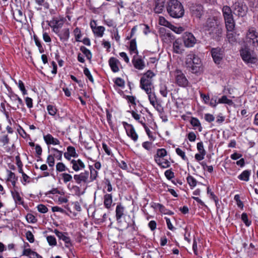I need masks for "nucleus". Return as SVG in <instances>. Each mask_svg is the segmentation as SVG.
I'll use <instances>...</instances> for the list:
<instances>
[{"mask_svg": "<svg viewBox=\"0 0 258 258\" xmlns=\"http://www.w3.org/2000/svg\"><path fill=\"white\" fill-rule=\"evenodd\" d=\"M90 173H89L90 182L93 181L96 179L98 176V172L92 166H89Z\"/></svg>", "mask_w": 258, "mask_h": 258, "instance_id": "7c9ffc66", "label": "nucleus"}, {"mask_svg": "<svg viewBox=\"0 0 258 258\" xmlns=\"http://www.w3.org/2000/svg\"><path fill=\"white\" fill-rule=\"evenodd\" d=\"M48 22V25L53 29L54 32H56L59 28L61 27L63 23L62 22L60 23V21L55 17H53L52 20L50 21H47Z\"/></svg>", "mask_w": 258, "mask_h": 258, "instance_id": "aec40b11", "label": "nucleus"}, {"mask_svg": "<svg viewBox=\"0 0 258 258\" xmlns=\"http://www.w3.org/2000/svg\"><path fill=\"white\" fill-rule=\"evenodd\" d=\"M156 163L162 168H166L170 166V162L167 159H160V162H156Z\"/></svg>", "mask_w": 258, "mask_h": 258, "instance_id": "72a5a7b5", "label": "nucleus"}, {"mask_svg": "<svg viewBox=\"0 0 258 258\" xmlns=\"http://www.w3.org/2000/svg\"><path fill=\"white\" fill-rule=\"evenodd\" d=\"M132 62L134 67L138 70H141L145 67V62L141 58L135 59L134 57L132 60Z\"/></svg>", "mask_w": 258, "mask_h": 258, "instance_id": "5701e85b", "label": "nucleus"}, {"mask_svg": "<svg viewBox=\"0 0 258 258\" xmlns=\"http://www.w3.org/2000/svg\"><path fill=\"white\" fill-rule=\"evenodd\" d=\"M108 63L113 72L116 73L119 71L118 66L120 62L117 58L114 57H110L108 60Z\"/></svg>", "mask_w": 258, "mask_h": 258, "instance_id": "4468645a", "label": "nucleus"}, {"mask_svg": "<svg viewBox=\"0 0 258 258\" xmlns=\"http://www.w3.org/2000/svg\"><path fill=\"white\" fill-rule=\"evenodd\" d=\"M185 64L188 71L193 74L198 73L202 65L200 58L192 52L186 55Z\"/></svg>", "mask_w": 258, "mask_h": 258, "instance_id": "f03ea898", "label": "nucleus"}, {"mask_svg": "<svg viewBox=\"0 0 258 258\" xmlns=\"http://www.w3.org/2000/svg\"><path fill=\"white\" fill-rule=\"evenodd\" d=\"M227 38L230 43H233L236 41V34L233 31H227Z\"/></svg>", "mask_w": 258, "mask_h": 258, "instance_id": "2f4dec72", "label": "nucleus"}, {"mask_svg": "<svg viewBox=\"0 0 258 258\" xmlns=\"http://www.w3.org/2000/svg\"><path fill=\"white\" fill-rule=\"evenodd\" d=\"M205 30L216 41H220L222 36V26L215 17L208 18L203 25Z\"/></svg>", "mask_w": 258, "mask_h": 258, "instance_id": "f257e3e1", "label": "nucleus"}, {"mask_svg": "<svg viewBox=\"0 0 258 258\" xmlns=\"http://www.w3.org/2000/svg\"><path fill=\"white\" fill-rule=\"evenodd\" d=\"M38 211L41 213H46L48 211V208L42 204L38 205L37 206Z\"/></svg>", "mask_w": 258, "mask_h": 258, "instance_id": "4d7b16f0", "label": "nucleus"}, {"mask_svg": "<svg viewBox=\"0 0 258 258\" xmlns=\"http://www.w3.org/2000/svg\"><path fill=\"white\" fill-rule=\"evenodd\" d=\"M47 163L49 166L52 167L54 165V156L52 155H49L47 158Z\"/></svg>", "mask_w": 258, "mask_h": 258, "instance_id": "13d9d810", "label": "nucleus"}, {"mask_svg": "<svg viewBox=\"0 0 258 258\" xmlns=\"http://www.w3.org/2000/svg\"><path fill=\"white\" fill-rule=\"evenodd\" d=\"M146 93L148 94V98L150 101V102H151L152 101H156L157 100L156 96L154 93H152V89L150 90V92H146Z\"/></svg>", "mask_w": 258, "mask_h": 258, "instance_id": "680f3d73", "label": "nucleus"}, {"mask_svg": "<svg viewBox=\"0 0 258 258\" xmlns=\"http://www.w3.org/2000/svg\"><path fill=\"white\" fill-rule=\"evenodd\" d=\"M122 124L125 129L127 135L134 142H136L138 139V135L136 133L134 126L126 122H123Z\"/></svg>", "mask_w": 258, "mask_h": 258, "instance_id": "f8f14e48", "label": "nucleus"}, {"mask_svg": "<svg viewBox=\"0 0 258 258\" xmlns=\"http://www.w3.org/2000/svg\"><path fill=\"white\" fill-rule=\"evenodd\" d=\"M67 153L73 157H77L78 156V154L76 152L75 148L73 146H69L67 147Z\"/></svg>", "mask_w": 258, "mask_h": 258, "instance_id": "4c0bfd02", "label": "nucleus"}, {"mask_svg": "<svg viewBox=\"0 0 258 258\" xmlns=\"http://www.w3.org/2000/svg\"><path fill=\"white\" fill-rule=\"evenodd\" d=\"M71 163L72 164L73 169L75 171H78L85 167L84 163L81 159H78L77 160L73 159L71 161Z\"/></svg>", "mask_w": 258, "mask_h": 258, "instance_id": "6ab92c4d", "label": "nucleus"}, {"mask_svg": "<svg viewBox=\"0 0 258 258\" xmlns=\"http://www.w3.org/2000/svg\"><path fill=\"white\" fill-rule=\"evenodd\" d=\"M44 140L47 145H59L60 144L59 141L56 138H54L52 136L49 134L44 136Z\"/></svg>", "mask_w": 258, "mask_h": 258, "instance_id": "4be33fe9", "label": "nucleus"}, {"mask_svg": "<svg viewBox=\"0 0 258 258\" xmlns=\"http://www.w3.org/2000/svg\"><path fill=\"white\" fill-rule=\"evenodd\" d=\"M191 12L192 16L200 18L203 13V8L201 5H198L191 7Z\"/></svg>", "mask_w": 258, "mask_h": 258, "instance_id": "f3484780", "label": "nucleus"}, {"mask_svg": "<svg viewBox=\"0 0 258 258\" xmlns=\"http://www.w3.org/2000/svg\"><path fill=\"white\" fill-rule=\"evenodd\" d=\"M211 53L214 62L217 64H220L224 56V50L219 47L212 48Z\"/></svg>", "mask_w": 258, "mask_h": 258, "instance_id": "39448f33", "label": "nucleus"}, {"mask_svg": "<svg viewBox=\"0 0 258 258\" xmlns=\"http://www.w3.org/2000/svg\"><path fill=\"white\" fill-rule=\"evenodd\" d=\"M181 39L186 47H193L197 42L195 37L191 33L189 32L184 33Z\"/></svg>", "mask_w": 258, "mask_h": 258, "instance_id": "1a4fd4ad", "label": "nucleus"}, {"mask_svg": "<svg viewBox=\"0 0 258 258\" xmlns=\"http://www.w3.org/2000/svg\"><path fill=\"white\" fill-rule=\"evenodd\" d=\"M190 123L195 128L197 127L199 132H201L202 131L201 124L197 118L191 117Z\"/></svg>", "mask_w": 258, "mask_h": 258, "instance_id": "c756f323", "label": "nucleus"}, {"mask_svg": "<svg viewBox=\"0 0 258 258\" xmlns=\"http://www.w3.org/2000/svg\"><path fill=\"white\" fill-rule=\"evenodd\" d=\"M241 220L246 226H249L251 224V221L248 220L247 215L245 213L242 214Z\"/></svg>", "mask_w": 258, "mask_h": 258, "instance_id": "a18cd8bd", "label": "nucleus"}, {"mask_svg": "<svg viewBox=\"0 0 258 258\" xmlns=\"http://www.w3.org/2000/svg\"><path fill=\"white\" fill-rule=\"evenodd\" d=\"M233 13L239 17H243L246 15L247 7L240 2H236L233 6Z\"/></svg>", "mask_w": 258, "mask_h": 258, "instance_id": "9d476101", "label": "nucleus"}, {"mask_svg": "<svg viewBox=\"0 0 258 258\" xmlns=\"http://www.w3.org/2000/svg\"><path fill=\"white\" fill-rule=\"evenodd\" d=\"M93 23L96 25V22L93 21ZM91 27L95 34L97 35L98 37H102L104 34L105 28L103 26H93V22L90 23Z\"/></svg>", "mask_w": 258, "mask_h": 258, "instance_id": "412c9836", "label": "nucleus"}, {"mask_svg": "<svg viewBox=\"0 0 258 258\" xmlns=\"http://www.w3.org/2000/svg\"><path fill=\"white\" fill-rule=\"evenodd\" d=\"M18 87L24 95L27 94L24 84L21 80H19L18 82Z\"/></svg>", "mask_w": 258, "mask_h": 258, "instance_id": "6e6d98bb", "label": "nucleus"}, {"mask_svg": "<svg viewBox=\"0 0 258 258\" xmlns=\"http://www.w3.org/2000/svg\"><path fill=\"white\" fill-rule=\"evenodd\" d=\"M173 52L177 54L182 53L183 49L182 46V40L181 39L178 38L175 40L173 43Z\"/></svg>", "mask_w": 258, "mask_h": 258, "instance_id": "2eb2a0df", "label": "nucleus"}, {"mask_svg": "<svg viewBox=\"0 0 258 258\" xmlns=\"http://www.w3.org/2000/svg\"><path fill=\"white\" fill-rule=\"evenodd\" d=\"M250 174V170H245L238 175V178L242 181H248L249 179Z\"/></svg>", "mask_w": 258, "mask_h": 258, "instance_id": "c85d7f7f", "label": "nucleus"}, {"mask_svg": "<svg viewBox=\"0 0 258 258\" xmlns=\"http://www.w3.org/2000/svg\"><path fill=\"white\" fill-rule=\"evenodd\" d=\"M165 5V0H156L154 11L156 13L160 14L162 12Z\"/></svg>", "mask_w": 258, "mask_h": 258, "instance_id": "a878e982", "label": "nucleus"}, {"mask_svg": "<svg viewBox=\"0 0 258 258\" xmlns=\"http://www.w3.org/2000/svg\"><path fill=\"white\" fill-rule=\"evenodd\" d=\"M225 27L227 31H234L235 28V22L233 17L224 19Z\"/></svg>", "mask_w": 258, "mask_h": 258, "instance_id": "393cba45", "label": "nucleus"}, {"mask_svg": "<svg viewBox=\"0 0 258 258\" xmlns=\"http://www.w3.org/2000/svg\"><path fill=\"white\" fill-rule=\"evenodd\" d=\"M167 155V151L164 148L158 149L157 150L156 154L154 155V159L155 162H160V159Z\"/></svg>", "mask_w": 258, "mask_h": 258, "instance_id": "b1692460", "label": "nucleus"}, {"mask_svg": "<svg viewBox=\"0 0 258 258\" xmlns=\"http://www.w3.org/2000/svg\"><path fill=\"white\" fill-rule=\"evenodd\" d=\"M16 17H15V20L19 22H22L23 18L22 11L20 9H16Z\"/></svg>", "mask_w": 258, "mask_h": 258, "instance_id": "c03bdc74", "label": "nucleus"}, {"mask_svg": "<svg viewBox=\"0 0 258 258\" xmlns=\"http://www.w3.org/2000/svg\"><path fill=\"white\" fill-rule=\"evenodd\" d=\"M176 153L178 155L180 156L183 160L186 161L188 160L185 156V152L182 151L180 148H177L176 149Z\"/></svg>", "mask_w": 258, "mask_h": 258, "instance_id": "3c124183", "label": "nucleus"}, {"mask_svg": "<svg viewBox=\"0 0 258 258\" xmlns=\"http://www.w3.org/2000/svg\"><path fill=\"white\" fill-rule=\"evenodd\" d=\"M218 103L231 105L232 104V101L231 99H228L226 96L223 95L221 98L219 99Z\"/></svg>", "mask_w": 258, "mask_h": 258, "instance_id": "58836bf2", "label": "nucleus"}, {"mask_svg": "<svg viewBox=\"0 0 258 258\" xmlns=\"http://www.w3.org/2000/svg\"><path fill=\"white\" fill-rule=\"evenodd\" d=\"M46 239L49 245L50 246H55L57 244L56 238L53 236H47Z\"/></svg>", "mask_w": 258, "mask_h": 258, "instance_id": "37998d69", "label": "nucleus"}, {"mask_svg": "<svg viewBox=\"0 0 258 258\" xmlns=\"http://www.w3.org/2000/svg\"><path fill=\"white\" fill-rule=\"evenodd\" d=\"M167 10L169 15L174 18H181L184 13L183 6L177 0H170L168 2Z\"/></svg>", "mask_w": 258, "mask_h": 258, "instance_id": "7ed1b4c3", "label": "nucleus"}, {"mask_svg": "<svg viewBox=\"0 0 258 258\" xmlns=\"http://www.w3.org/2000/svg\"><path fill=\"white\" fill-rule=\"evenodd\" d=\"M124 207L121 205V203H119L117 205L115 209V217L116 220L118 223L121 222V218L124 215Z\"/></svg>", "mask_w": 258, "mask_h": 258, "instance_id": "dca6fc26", "label": "nucleus"}, {"mask_svg": "<svg viewBox=\"0 0 258 258\" xmlns=\"http://www.w3.org/2000/svg\"><path fill=\"white\" fill-rule=\"evenodd\" d=\"M26 218L28 222L34 223L36 222V219L35 217L32 214H28L26 216Z\"/></svg>", "mask_w": 258, "mask_h": 258, "instance_id": "774afa93", "label": "nucleus"}, {"mask_svg": "<svg viewBox=\"0 0 258 258\" xmlns=\"http://www.w3.org/2000/svg\"><path fill=\"white\" fill-rule=\"evenodd\" d=\"M65 165L62 162H59L56 165V170L58 172H62L66 170Z\"/></svg>", "mask_w": 258, "mask_h": 258, "instance_id": "8fccbe9b", "label": "nucleus"}, {"mask_svg": "<svg viewBox=\"0 0 258 258\" xmlns=\"http://www.w3.org/2000/svg\"><path fill=\"white\" fill-rule=\"evenodd\" d=\"M175 76L176 83L180 87H185L188 85V81L185 75L180 70H176Z\"/></svg>", "mask_w": 258, "mask_h": 258, "instance_id": "9b49d317", "label": "nucleus"}, {"mask_svg": "<svg viewBox=\"0 0 258 258\" xmlns=\"http://www.w3.org/2000/svg\"><path fill=\"white\" fill-rule=\"evenodd\" d=\"M164 174L166 177L169 180L171 179L174 177V172L170 169L166 170Z\"/></svg>", "mask_w": 258, "mask_h": 258, "instance_id": "bf43d9fd", "label": "nucleus"}, {"mask_svg": "<svg viewBox=\"0 0 258 258\" xmlns=\"http://www.w3.org/2000/svg\"><path fill=\"white\" fill-rule=\"evenodd\" d=\"M160 93L164 97H167V87L163 84H161L160 86Z\"/></svg>", "mask_w": 258, "mask_h": 258, "instance_id": "09e8293b", "label": "nucleus"}, {"mask_svg": "<svg viewBox=\"0 0 258 258\" xmlns=\"http://www.w3.org/2000/svg\"><path fill=\"white\" fill-rule=\"evenodd\" d=\"M51 150L54 152L55 153L52 155L54 156V158H56L58 160H61L62 152L59 151L58 149L52 148Z\"/></svg>", "mask_w": 258, "mask_h": 258, "instance_id": "e433bc0d", "label": "nucleus"}, {"mask_svg": "<svg viewBox=\"0 0 258 258\" xmlns=\"http://www.w3.org/2000/svg\"><path fill=\"white\" fill-rule=\"evenodd\" d=\"M80 50L85 55L87 58L90 60L92 57V53L91 51L84 46L80 47Z\"/></svg>", "mask_w": 258, "mask_h": 258, "instance_id": "c9c22d12", "label": "nucleus"}, {"mask_svg": "<svg viewBox=\"0 0 258 258\" xmlns=\"http://www.w3.org/2000/svg\"><path fill=\"white\" fill-rule=\"evenodd\" d=\"M159 24L166 27H168L170 24L163 17H160L159 20Z\"/></svg>", "mask_w": 258, "mask_h": 258, "instance_id": "5fc2aeb1", "label": "nucleus"}, {"mask_svg": "<svg viewBox=\"0 0 258 258\" xmlns=\"http://www.w3.org/2000/svg\"><path fill=\"white\" fill-rule=\"evenodd\" d=\"M130 50L131 51L135 52L137 54H138V51L137 48L136 40L135 38L133 39L130 41Z\"/></svg>", "mask_w": 258, "mask_h": 258, "instance_id": "f704fd0d", "label": "nucleus"}, {"mask_svg": "<svg viewBox=\"0 0 258 258\" xmlns=\"http://www.w3.org/2000/svg\"><path fill=\"white\" fill-rule=\"evenodd\" d=\"M75 37H76V40L77 41H79V39L81 37V31L78 28H76L75 29L74 31Z\"/></svg>", "mask_w": 258, "mask_h": 258, "instance_id": "69168bd1", "label": "nucleus"}, {"mask_svg": "<svg viewBox=\"0 0 258 258\" xmlns=\"http://www.w3.org/2000/svg\"><path fill=\"white\" fill-rule=\"evenodd\" d=\"M187 181L190 186L195 187L197 185V180L192 176L189 175L186 178Z\"/></svg>", "mask_w": 258, "mask_h": 258, "instance_id": "79ce46f5", "label": "nucleus"}, {"mask_svg": "<svg viewBox=\"0 0 258 258\" xmlns=\"http://www.w3.org/2000/svg\"><path fill=\"white\" fill-rule=\"evenodd\" d=\"M205 119L207 121H208L209 122H211L214 120L215 117L212 114H211L209 113H206L205 115Z\"/></svg>", "mask_w": 258, "mask_h": 258, "instance_id": "338daca9", "label": "nucleus"}, {"mask_svg": "<svg viewBox=\"0 0 258 258\" xmlns=\"http://www.w3.org/2000/svg\"><path fill=\"white\" fill-rule=\"evenodd\" d=\"M27 239L30 242L33 243L34 241V237L32 233L30 231H28L26 233Z\"/></svg>", "mask_w": 258, "mask_h": 258, "instance_id": "864d4df0", "label": "nucleus"}, {"mask_svg": "<svg viewBox=\"0 0 258 258\" xmlns=\"http://www.w3.org/2000/svg\"><path fill=\"white\" fill-rule=\"evenodd\" d=\"M84 74L92 83L94 82L93 78L88 68H85L84 69Z\"/></svg>", "mask_w": 258, "mask_h": 258, "instance_id": "603ef678", "label": "nucleus"}, {"mask_svg": "<svg viewBox=\"0 0 258 258\" xmlns=\"http://www.w3.org/2000/svg\"><path fill=\"white\" fill-rule=\"evenodd\" d=\"M222 11L224 19L233 17L231 9L229 7L227 6H224L222 8Z\"/></svg>", "mask_w": 258, "mask_h": 258, "instance_id": "cd10ccee", "label": "nucleus"}, {"mask_svg": "<svg viewBox=\"0 0 258 258\" xmlns=\"http://www.w3.org/2000/svg\"><path fill=\"white\" fill-rule=\"evenodd\" d=\"M240 55L243 60L247 63L254 64L257 60V58L251 55L250 52L247 48L242 49L240 50Z\"/></svg>", "mask_w": 258, "mask_h": 258, "instance_id": "6e6552de", "label": "nucleus"}, {"mask_svg": "<svg viewBox=\"0 0 258 258\" xmlns=\"http://www.w3.org/2000/svg\"><path fill=\"white\" fill-rule=\"evenodd\" d=\"M53 232L60 240H62L64 242L66 247L69 248L72 245L71 239L68 236L67 233L60 232L57 229H54Z\"/></svg>", "mask_w": 258, "mask_h": 258, "instance_id": "ddd939ff", "label": "nucleus"}, {"mask_svg": "<svg viewBox=\"0 0 258 258\" xmlns=\"http://www.w3.org/2000/svg\"><path fill=\"white\" fill-rule=\"evenodd\" d=\"M60 39L68 40L70 37V31L68 28L64 29L59 35Z\"/></svg>", "mask_w": 258, "mask_h": 258, "instance_id": "473e14b6", "label": "nucleus"}, {"mask_svg": "<svg viewBox=\"0 0 258 258\" xmlns=\"http://www.w3.org/2000/svg\"><path fill=\"white\" fill-rule=\"evenodd\" d=\"M155 74L151 70H148L144 73L140 79V87L145 92H150L153 86L152 78Z\"/></svg>", "mask_w": 258, "mask_h": 258, "instance_id": "20e7f679", "label": "nucleus"}, {"mask_svg": "<svg viewBox=\"0 0 258 258\" xmlns=\"http://www.w3.org/2000/svg\"><path fill=\"white\" fill-rule=\"evenodd\" d=\"M74 179L77 184L81 186L82 184H87L90 182L89 172L88 171H85L78 174H75Z\"/></svg>", "mask_w": 258, "mask_h": 258, "instance_id": "0eeeda50", "label": "nucleus"}, {"mask_svg": "<svg viewBox=\"0 0 258 258\" xmlns=\"http://www.w3.org/2000/svg\"><path fill=\"white\" fill-rule=\"evenodd\" d=\"M112 203V196L110 194H106L104 196V205L107 209H109L111 207Z\"/></svg>", "mask_w": 258, "mask_h": 258, "instance_id": "bb28decb", "label": "nucleus"}, {"mask_svg": "<svg viewBox=\"0 0 258 258\" xmlns=\"http://www.w3.org/2000/svg\"><path fill=\"white\" fill-rule=\"evenodd\" d=\"M34 39L35 41V44L38 47L39 51L40 53H43L44 52V48L42 47L40 41H39L38 37L36 35L34 36Z\"/></svg>", "mask_w": 258, "mask_h": 258, "instance_id": "ea45409f", "label": "nucleus"}, {"mask_svg": "<svg viewBox=\"0 0 258 258\" xmlns=\"http://www.w3.org/2000/svg\"><path fill=\"white\" fill-rule=\"evenodd\" d=\"M246 41L249 43H252L254 46H258V32L253 28H250L246 37Z\"/></svg>", "mask_w": 258, "mask_h": 258, "instance_id": "423d86ee", "label": "nucleus"}, {"mask_svg": "<svg viewBox=\"0 0 258 258\" xmlns=\"http://www.w3.org/2000/svg\"><path fill=\"white\" fill-rule=\"evenodd\" d=\"M62 178L64 183L72 181L73 177L69 173H64L61 174Z\"/></svg>", "mask_w": 258, "mask_h": 258, "instance_id": "de8ad7c7", "label": "nucleus"}, {"mask_svg": "<svg viewBox=\"0 0 258 258\" xmlns=\"http://www.w3.org/2000/svg\"><path fill=\"white\" fill-rule=\"evenodd\" d=\"M114 83L117 86L120 87H123L124 86V81L120 78H117Z\"/></svg>", "mask_w": 258, "mask_h": 258, "instance_id": "e2e57ef3", "label": "nucleus"}, {"mask_svg": "<svg viewBox=\"0 0 258 258\" xmlns=\"http://www.w3.org/2000/svg\"><path fill=\"white\" fill-rule=\"evenodd\" d=\"M47 109L48 112V113L52 116H54L56 114L57 109L56 108L51 105H48L47 107Z\"/></svg>", "mask_w": 258, "mask_h": 258, "instance_id": "49530a36", "label": "nucleus"}, {"mask_svg": "<svg viewBox=\"0 0 258 258\" xmlns=\"http://www.w3.org/2000/svg\"><path fill=\"white\" fill-rule=\"evenodd\" d=\"M234 199L236 202L237 206L240 208H242L243 207V204L240 199L239 195H236L234 197Z\"/></svg>", "mask_w": 258, "mask_h": 258, "instance_id": "052dcab7", "label": "nucleus"}, {"mask_svg": "<svg viewBox=\"0 0 258 258\" xmlns=\"http://www.w3.org/2000/svg\"><path fill=\"white\" fill-rule=\"evenodd\" d=\"M35 3L39 6H43L45 9L49 8V4L45 0H35Z\"/></svg>", "mask_w": 258, "mask_h": 258, "instance_id": "a19ab883", "label": "nucleus"}, {"mask_svg": "<svg viewBox=\"0 0 258 258\" xmlns=\"http://www.w3.org/2000/svg\"><path fill=\"white\" fill-rule=\"evenodd\" d=\"M197 149L199 153L206 154V152L204 148L203 143L202 142H200L197 143Z\"/></svg>", "mask_w": 258, "mask_h": 258, "instance_id": "0e129e2a", "label": "nucleus"}, {"mask_svg": "<svg viewBox=\"0 0 258 258\" xmlns=\"http://www.w3.org/2000/svg\"><path fill=\"white\" fill-rule=\"evenodd\" d=\"M12 197L16 204L24 205V201L22 198L20 196L19 192L16 189H14L11 191Z\"/></svg>", "mask_w": 258, "mask_h": 258, "instance_id": "a211bd4d", "label": "nucleus"}]
</instances>
